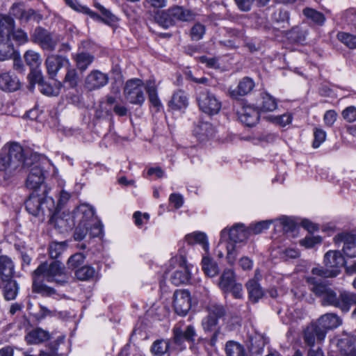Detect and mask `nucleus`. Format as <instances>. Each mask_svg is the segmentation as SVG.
I'll return each mask as SVG.
<instances>
[{
  "label": "nucleus",
  "instance_id": "obj_25",
  "mask_svg": "<svg viewBox=\"0 0 356 356\" xmlns=\"http://www.w3.org/2000/svg\"><path fill=\"white\" fill-rule=\"evenodd\" d=\"M254 87V81L250 77L243 78L235 88L229 89V95L233 98H238L250 92Z\"/></svg>",
  "mask_w": 356,
  "mask_h": 356
},
{
  "label": "nucleus",
  "instance_id": "obj_3",
  "mask_svg": "<svg viewBox=\"0 0 356 356\" xmlns=\"http://www.w3.org/2000/svg\"><path fill=\"white\" fill-rule=\"evenodd\" d=\"M25 206L30 214L38 217H44L47 215L52 218L56 210L54 199L46 195L45 191L42 194L33 191L25 202Z\"/></svg>",
  "mask_w": 356,
  "mask_h": 356
},
{
  "label": "nucleus",
  "instance_id": "obj_24",
  "mask_svg": "<svg viewBox=\"0 0 356 356\" xmlns=\"http://www.w3.org/2000/svg\"><path fill=\"white\" fill-rule=\"evenodd\" d=\"M84 217L87 218L88 232L92 237H98L102 234L103 227L102 223L95 218V212L91 208H85L82 211Z\"/></svg>",
  "mask_w": 356,
  "mask_h": 356
},
{
  "label": "nucleus",
  "instance_id": "obj_64",
  "mask_svg": "<svg viewBox=\"0 0 356 356\" xmlns=\"http://www.w3.org/2000/svg\"><path fill=\"white\" fill-rule=\"evenodd\" d=\"M337 113L334 110H329L325 112L323 120L327 126L331 127L337 120Z\"/></svg>",
  "mask_w": 356,
  "mask_h": 356
},
{
  "label": "nucleus",
  "instance_id": "obj_57",
  "mask_svg": "<svg viewBox=\"0 0 356 356\" xmlns=\"http://www.w3.org/2000/svg\"><path fill=\"white\" fill-rule=\"evenodd\" d=\"M77 73L74 69H69L65 76L64 82L67 83L70 88H74L77 85Z\"/></svg>",
  "mask_w": 356,
  "mask_h": 356
},
{
  "label": "nucleus",
  "instance_id": "obj_37",
  "mask_svg": "<svg viewBox=\"0 0 356 356\" xmlns=\"http://www.w3.org/2000/svg\"><path fill=\"white\" fill-rule=\"evenodd\" d=\"M2 282H6L3 288L4 298L8 301L15 300L18 294L19 289L17 282L13 279L8 280H3Z\"/></svg>",
  "mask_w": 356,
  "mask_h": 356
},
{
  "label": "nucleus",
  "instance_id": "obj_47",
  "mask_svg": "<svg viewBox=\"0 0 356 356\" xmlns=\"http://www.w3.org/2000/svg\"><path fill=\"white\" fill-rule=\"evenodd\" d=\"M337 39L349 49H356V35L346 32H339Z\"/></svg>",
  "mask_w": 356,
  "mask_h": 356
},
{
  "label": "nucleus",
  "instance_id": "obj_41",
  "mask_svg": "<svg viewBox=\"0 0 356 356\" xmlns=\"http://www.w3.org/2000/svg\"><path fill=\"white\" fill-rule=\"evenodd\" d=\"M341 23L356 29V9L348 8L339 14Z\"/></svg>",
  "mask_w": 356,
  "mask_h": 356
},
{
  "label": "nucleus",
  "instance_id": "obj_52",
  "mask_svg": "<svg viewBox=\"0 0 356 356\" xmlns=\"http://www.w3.org/2000/svg\"><path fill=\"white\" fill-rule=\"evenodd\" d=\"M58 87L54 88L49 84L44 83L43 82L40 84V92L47 96H58L60 92V89L62 86V83L58 82Z\"/></svg>",
  "mask_w": 356,
  "mask_h": 356
},
{
  "label": "nucleus",
  "instance_id": "obj_10",
  "mask_svg": "<svg viewBox=\"0 0 356 356\" xmlns=\"http://www.w3.org/2000/svg\"><path fill=\"white\" fill-rule=\"evenodd\" d=\"M145 86L139 79H132L126 82L124 94L127 100L132 104H142L145 101Z\"/></svg>",
  "mask_w": 356,
  "mask_h": 356
},
{
  "label": "nucleus",
  "instance_id": "obj_30",
  "mask_svg": "<svg viewBox=\"0 0 356 356\" xmlns=\"http://www.w3.org/2000/svg\"><path fill=\"white\" fill-rule=\"evenodd\" d=\"M170 12L174 17L175 22H190L195 19V14L183 6H173L170 8Z\"/></svg>",
  "mask_w": 356,
  "mask_h": 356
},
{
  "label": "nucleus",
  "instance_id": "obj_56",
  "mask_svg": "<svg viewBox=\"0 0 356 356\" xmlns=\"http://www.w3.org/2000/svg\"><path fill=\"white\" fill-rule=\"evenodd\" d=\"M314 136V140L312 146L314 148H318L325 140L326 133L322 129L315 128Z\"/></svg>",
  "mask_w": 356,
  "mask_h": 356
},
{
  "label": "nucleus",
  "instance_id": "obj_18",
  "mask_svg": "<svg viewBox=\"0 0 356 356\" xmlns=\"http://www.w3.org/2000/svg\"><path fill=\"white\" fill-rule=\"evenodd\" d=\"M316 323L321 330H324L325 335L329 330H333L342 324V319L336 314L327 313L319 317Z\"/></svg>",
  "mask_w": 356,
  "mask_h": 356
},
{
  "label": "nucleus",
  "instance_id": "obj_59",
  "mask_svg": "<svg viewBox=\"0 0 356 356\" xmlns=\"http://www.w3.org/2000/svg\"><path fill=\"white\" fill-rule=\"evenodd\" d=\"M342 116L345 120L348 122H353L356 120V107L353 106H348L342 111Z\"/></svg>",
  "mask_w": 356,
  "mask_h": 356
},
{
  "label": "nucleus",
  "instance_id": "obj_1",
  "mask_svg": "<svg viewBox=\"0 0 356 356\" xmlns=\"http://www.w3.org/2000/svg\"><path fill=\"white\" fill-rule=\"evenodd\" d=\"M307 282L309 289L321 298L323 306H333L348 312L352 305H356V293L343 291L337 295L325 282L313 276L307 277Z\"/></svg>",
  "mask_w": 356,
  "mask_h": 356
},
{
  "label": "nucleus",
  "instance_id": "obj_28",
  "mask_svg": "<svg viewBox=\"0 0 356 356\" xmlns=\"http://www.w3.org/2000/svg\"><path fill=\"white\" fill-rule=\"evenodd\" d=\"M190 279L191 273L186 265H180L170 277L171 282L175 286L186 284Z\"/></svg>",
  "mask_w": 356,
  "mask_h": 356
},
{
  "label": "nucleus",
  "instance_id": "obj_46",
  "mask_svg": "<svg viewBox=\"0 0 356 356\" xmlns=\"http://www.w3.org/2000/svg\"><path fill=\"white\" fill-rule=\"evenodd\" d=\"M341 270L337 269H330V268L325 267H316L313 268L312 273L314 275H317L321 277H335L339 273Z\"/></svg>",
  "mask_w": 356,
  "mask_h": 356
},
{
  "label": "nucleus",
  "instance_id": "obj_26",
  "mask_svg": "<svg viewBox=\"0 0 356 356\" xmlns=\"http://www.w3.org/2000/svg\"><path fill=\"white\" fill-rule=\"evenodd\" d=\"M67 61L68 60L62 56L54 54L49 56L45 60V65L49 77L54 79L57 72L63 67L64 63Z\"/></svg>",
  "mask_w": 356,
  "mask_h": 356
},
{
  "label": "nucleus",
  "instance_id": "obj_15",
  "mask_svg": "<svg viewBox=\"0 0 356 356\" xmlns=\"http://www.w3.org/2000/svg\"><path fill=\"white\" fill-rule=\"evenodd\" d=\"M325 337L324 330H321L319 326L315 323L308 325L304 330V342L312 347L316 342H321Z\"/></svg>",
  "mask_w": 356,
  "mask_h": 356
},
{
  "label": "nucleus",
  "instance_id": "obj_31",
  "mask_svg": "<svg viewBox=\"0 0 356 356\" xmlns=\"http://www.w3.org/2000/svg\"><path fill=\"white\" fill-rule=\"evenodd\" d=\"M72 58L76 63V67L83 72L92 64L95 57L88 52L81 51L74 54Z\"/></svg>",
  "mask_w": 356,
  "mask_h": 356
},
{
  "label": "nucleus",
  "instance_id": "obj_38",
  "mask_svg": "<svg viewBox=\"0 0 356 356\" xmlns=\"http://www.w3.org/2000/svg\"><path fill=\"white\" fill-rule=\"evenodd\" d=\"M226 356H246L244 346L235 341H229L225 347Z\"/></svg>",
  "mask_w": 356,
  "mask_h": 356
},
{
  "label": "nucleus",
  "instance_id": "obj_16",
  "mask_svg": "<svg viewBox=\"0 0 356 356\" xmlns=\"http://www.w3.org/2000/svg\"><path fill=\"white\" fill-rule=\"evenodd\" d=\"M95 7L97 8L102 13L103 17H100L96 13L90 10L89 8L82 6L81 11L83 13L89 15L92 19L96 21H102L106 24H111L115 22L117 20V17L113 15L111 11L105 8L99 3H95Z\"/></svg>",
  "mask_w": 356,
  "mask_h": 356
},
{
  "label": "nucleus",
  "instance_id": "obj_33",
  "mask_svg": "<svg viewBox=\"0 0 356 356\" xmlns=\"http://www.w3.org/2000/svg\"><path fill=\"white\" fill-rule=\"evenodd\" d=\"M185 239L188 244H200L205 252H207L209 251V244L205 233L202 232H194L187 234L185 236Z\"/></svg>",
  "mask_w": 356,
  "mask_h": 356
},
{
  "label": "nucleus",
  "instance_id": "obj_6",
  "mask_svg": "<svg viewBox=\"0 0 356 356\" xmlns=\"http://www.w3.org/2000/svg\"><path fill=\"white\" fill-rule=\"evenodd\" d=\"M249 231L247 230L243 224H236L230 229H223L220 232V241L229 239L230 242L226 245L227 259L231 264H234L237 252L235 243H241L248 238Z\"/></svg>",
  "mask_w": 356,
  "mask_h": 356
},
{
  "label": "nucleus",
  "instance_id": "obj_5",
  "mask_svg": "<svg viewBox=\"0 0 356 356\" xmlns=\"http://www.w3.org/2000/svg\"><path fill=\"white\" fill-rule=\"evenodd\" d=\"M33 276H42L48 282H54L59 286H63L68 282L69 277L65 268L59 261H53L50 264L42 263L33 271Z\"/></svg>",
  "mask_w": 356,
  "mask_h": 356
},
{
  "label": "nucleus",
  "instance_id": "obj_8",
  "mask_svg": "<svg viewBox=\"0 0 356 356\" xmlns=\"http://www.w3.org/2000/svg\"><path fill=\"white\" fill-rule=\"evenodd\" d=\"M197 102L200 111L209 115L217 114L221 108V102L207 89H202L197 93Z\"/></svg>",
  "mask_w": 356,
  "mask_h": 356
},
{
  "label": "nucleus",
  "instance_id": "obj_40",
  "mask_svg": "<svg viewBox=\"0 0 356 356\" xmlns=\"http://www.w3.org/2000/svg\"><path fill=\"white\" fill-rule=\"evenodd\" d=\"M302 13L307 19L318 26L323 25L325 22L326 18L325 15L315 9L306 8L303 10Z\"/></svg>",
  "mask_w": 356,
  "mask_h": 356
},
{
  "label": "nucleus",
  "instance_id": "obj_48",
  "mask_svg": "<svg viewBox=\"0 0 356 356\" xmlns=\"http://www.w3.org/2000/svg\"><path fill=\"white\" fill-rule=\"evenodd\" d=\"M89 231V227L88 226V220L84 215L83 214V218L81 220L78 227L76 228L74 237L76 241H81L83 240Z\"/></svg>",
  "mask_w": 356,
  "mask_h": 356
},
{
  "label": "nucleus",
  "instance_id": "obj_63",
  "mask_svg": "<svg viewBox=\"0 0 356 356\" xmlns=\"http://www.w3.org/2000/svg\"><path fill=\"white\" fill-rule=\"evenodd\" d=\"M238 8L243 12L250 10L255 0H234Z\"/></svg>",
  "mask_w": 356,
  "mask_h": 356
},
{
  "label": "nucleus",
  "instance_id": "obj_39",
  "mask_svg": "<svg viewBox=\"0 0 356 356\" xmlns=\"http://www.w3.org/2000/svg\"><path fill=\"white\" fill-rule=\"evenodd\" d=\"M234 284L236 283L234 271L231 269L225 270L220 277V288L225 292H227Z\"/></svg>",
  "mask_w": 356,
  "mask_h": 356
},
{
  "label": "nucleus",
  "instance_id": "obj_22",
  "mask_svg": "<svg viewBox=\"0 0 356 356\" xmlns=\"http://www.w3.org/2000/svg\"><path fill=\"white\" fill-rule=\"evenodd\" d=\"M188 97L187 94L181 90L175 91L168 102L169 108L172 111L184 112L188 106Z\"/></svg>",
  "mask_w": 356,
  "mask_h": 356
},
{
  "label": "nucleus",
  "instance_id": "obj_2",
  "mask_svg": "<svg viewBox=\"0 0 356 356\" xmlns=\"http://www.w3.org/2000/svg\"><path fill=\"white\" fill-rule=\"evenodd\" d=\"M207 315L202 319L201 325L206 333L213 332L211 338V344L215 345L218 341L220 329L218 327L219 320L227 313L225 307L216 302H210L205 307Z\"/></svg>",
  "mask_w": 356,
  "mask_h": 356
},
{
  "label": "nucleus",
  "instance_id": "obj_35",
  "mask_svg": "<svg viewBox=\"0 0 356 356\" xmlns=\"http://www.w3.org/2000/svg\"><path fill=\"white\" fill-rule=\"evenodd\" d=\"M261 112H273L277 108V102L269 93L264 92L261 94V102L259 104Z\"/></svg>",
  "mask_w": 356,
  "mask_h": 356
},
{
  "label": "nucleus",
  "instance_id": "obj_44",
  "mask_svg": "<svg viewBox=\"0 0 356 356\" xmlns=\"http://www.w3.org/2000/svg\"><path fill=\"white\" fill-rule=\"evenodd\" d=\"M202 270L209 277H214L218 273V267L210 257L204 256L202 260Z\"/></svg>",
  "mask_w": 356,
  "mask_h": 356
},
{
  "label": "nucleus",
  "instance_id": "obj_19",
  "mask_svg": "<svg viewBox=\"0 0 356 356\" xmlns=\"http://www.w3.org/2000/svg\"><path fill=\"white\" fill-rule=\"evenodd\" d=\"M240 121L248 127H253L259 120V112L253 106H244L238 112Z\"/></svg>",
  "mask_w": 356,
  "mask_h": 356
},
{
  "label": "nucleus",
  "instance_id": "obj_62",
  "mask_svg": "<svg viewBox=\"0 0 356 356\" xmlns=\"http://www.w3.org/2000/svg\"><path fill=\"white\" fill-rule=\"evenodd\" d=\"M169 202L176 209H179L184 204V197L179 193H172L169 197Z\"/></svg>",
  "mask_w": 356,
  "mask_h": 356
},
{
  "label": "nucleus",
  "instance_id": "obj_20",
  "mask_svg": "<svg viewBox=\"0 0 356 356\" xmlns=\"http://www.w3.org/2000/svg\"><path fill=\"white\" fill-rule=\"evenodd\" d=\"M33 291L40 294L44 297H50L56 300H60L63 295L58 293L56 290L51 286H47L42 281H38L37 277L33 276Z\"/></svg>",
  "mask_w": 356,
  "mask_h": 356
},
{
  "label": "nucleus",
  "instance_id": "obj_11",
  "mask_svg": "<svg viewBox=\"0 0 356 356\" xmlns=\"http://www.w3.org/2000/svg\"><path fill=\"white\" fill-rule=\"evenodd\" d=\"M31 39L33 42L39 44L42 49L47 51H54L58 44V39L47 30L38 26L37 27Z\"/></svg>",
  "mask_w": 356,
  "mask_h": 356
},
{
  "label": "nucleus",
  "instance_id": "obj_54",
  "mask_svg": "<svg viewBox=\"0 0 356 356\" xmlns=\"http://www.w3.org/2000/svg\"><path fill=\"white\" fill-rule=\"evenodd\" d=\"M85 260V257L82 253H76L72 255L67 261L69 268L74 269L81 266Z\"/></svg>",
  "mask_w": 356,
  "mask_h": 356
},
{
  "label": "nucleus",
  "instance_id": "obj_43",
  "mask_svg": "<svg viewBox=\"0 0 356 356\" xmlns=\"http://www.w3.org/2000/svg\"><path fill=\"white\" fill-rule=\"evenodd\" d=\"M156 19L158 24L164 29H168L175 24L174 17L170 12V8L158 13Z\"/></svg>",
  "mask_w": 356,
  "mask_h": 356
},
{
  "label": "nucleus",
  "instance_id": "obj_34",
  "mask_svg": "<svg viewBox=\"0 0 356 356\" xmlns=\"http://www.w3.org/2000/svg\"><path fill=\"white\" fill-rule=\"evenodd\" d=\"M249 298L253 302H257L264 296V292L259 282L254 280H250L246 283Z\"/></svg>",
  "mask_w": 356,
  "mask_h": 356
},
{
  "label": "nucleus",
  "instance_id": "obj_14",
  "mask_svg": "<svg viewBox=\"0 0 356 356\" xmlns=\"http://www.w3.org/2000/svg\"><path fill=\"white\" fill-rule=\"evenodd\" d=\"M108 82V76L99 70L91 71L85 79V87L88 90H98L105 86Z\"/></svg>",
  "mask_w": 356,
  "mask_h": 356
},
{
  "label": "nucleus",
  "instance_id": "obj_45",
  "mask_svg": "<svg viewBox=\"0 0 356 356\" xmlns=\"http://www.w3.org/2000/svg\"><path fill=\"white\" fill-rule=\"evenodd\" d=\"M169 346L168 340L158 339L153 343L151 351L156 356H163L168 350Z\"/></svg>",
  "mask_w": 356,
  "mask_h": 356
},
{
  "label": "nucleus",
  "instance_id": "obj_27",
  "mask_svg": "<svg viewBox=\"0 0 356 356\" xmlns=\"http://www.w3.org/2000/svg\"><path fill=\"white\" fill-rule=\"evenodd\" d=\"M344 264V257L339 251L330 250L324 256V264L330 269L340 270Z\"/></svg>",
  "mask_w": 356,
  "mask_h": 356
},
{
  "label": "nucleus",
  "instance_id": "obj_42",
  "mask_svg": "<svg viewBox=\"0 0 356 356\" xmlns=\"http://www.w3.org/2000/svg\"><path fill=\"white\" fill-rule=\"evenodd\" d=\"M24 57L26 63L31 69L40 68L42 63V59L39 53L33 50H28L24 54Z\"/></svg>",
  "mask_w": 356,
  "mask_h": 356
},
{
  "label": "nucleus",
  "instance_id": "obj_53",
  "mask_svg": "<svg viewBox=\"0 0 356 356\" xmlns=\"http://www.w3.org/2000/svg\"><path fill=\"white\" fill-rule=\"evenodd\" d=\"M321 243V238L319 236H313L311 234H309L300 241V244L307 248H312Z\"/></svg>",
  "mask_w": 356,
  "mask_h": 356
},
{
  "label": "nucleus",
  "instance_id": "obj_21",
  "mask_svg": "<svg viewBox=\"0 0 356 356\" xmlns=\"http://www.w3.org/2000/svg\"><path fill=\"white\" fill-rule=\"evenodd\" d=\"M20 87V81L15 74L11 72L0 73V89L5 92H14Z\"/></svg>",
  "mask_w": 356,
  "mask_h": 356
},
{
  "label": "nucleus",
  "instance_id": "obj_32",
  "mask_svg": "<svg viewBox=\"0 0 356 356\" xmlns=\"http://www.w3.org/2000/svg\"><path fill=\"white\" fill-rule=\"evenodd\" d=\"M49 334L41 328H35L29 332L25 339L29 344H37L48 340Z\"/></svg>",
  "mask_w": 356,
  "mask_h": 356
},
{
  "label": "nucleus",
  "instance_id": "obj_17",
  "mask_svg": "<svg viewBox=\"0 0 356 356\" xmlns=\"http://www.w3.org/2000/svg\"><path fill=\"white\" fill-rule=\"evenodd\" d=\"M334 240L336 243H343V251L347 257H356V235L340 234L334 238Z\"/></svg>",
  "mask_w": 356,
  "mask_h": 356
},
{
  "label": "nucleus",
  "instance_id": "obj_13",
  "mask_svg": "<svg viewBox=\"0 0 356 356\" xmlns=\"http://www.w3.org/2000/svg\"><path fill=\"white\" fill-rule=\"evenodd\" d=\"M173 307L177 314L186 315L191 307L190 293L186 290H176L173 295Z\"/></svg>",
  "mask_w": 356,
  "mask_h": 356
},
{
  "label": "nucleus",
  "instance_id": "obj_36",
  "mask_svg": "<svg viewBox=\"0 0 356 356\" xmlns=\"http://www.w3.org/2000/svg\"><path fill=\"white\" fill-rule=\"evenodd\" d=\"M145 89L148 94L150 103L154 108H156V111H159L162 108V104L158 97L154 81H147L145 84Z\"/></svg>",
  "mask_w": 356,
  "mask_h": 356
},
{
  "label": "nucleus",
  "instance_id": "obj_61",
  "mask_svg": "<svg viewBox=\"0 0 356 356\" xmlns=\"http://www.w3.org/2000/svg\"><path fill=\"white\" fill-rule=\"evenodd\" d=\"M71 194L66 191L62 190L59 195L57 206H56L55 213L59 211L70 199Z\"/></svg>",
  "mask_w": 356,
  "mask_h": 356
},
{
  "label": "nucleus",
  "instance_id": "obj_51",
  "mask_svg": "<svg viewBox=\"0 0 356 356\" xmlns=\"http://www.w3.org/2000/svg\"><path fill=\"white\" fill-rule=\"evenodd\" d=\"M13 29H15V27ZM12 40H15L18 44H22L28 41V35L27 33L22 29H17L16 31L13 29L10 32V41Z\"/></svg>",
  "mask_w": 356,
  "mask_h": 356
},
{
  "label": "nucleus",
  "instance_id": "obj_12",
  "mask_svg": "<svg viewBox=\"0 0 356 356\" xmlns=\"http://www.w3.org/2000/svg\"><path fill=\"white\" fill-rule=\"evenodd\" d=\"M9 14L10 15L9 17L13 19V18L11 16L25 23L29 21L39 22L42 18L39 13L31 8L26 10L24 5L20 3H14L10 9Z\"/></svg>",
  "mask_w": 356,
  "mask_h": 356
},
{
  "label": "nucleus",
  "instance_id": "obj_50",
  "mask_svg": "<svg viewBox=\"0 0 356 356\" xmlns=\"http://www.w3.org/2000/svg\"><path fill=\"white\" fill-rule=\"evenodd\" d=\"M65 243L52 242L49 245V254L51 258H58L65 248Z\"/></svg>",
  "mask_w": 356,
  "mask_h": 356
},
{
  "label": "nucleus",
  "instance_id": "obj_7",
  "mask_svg": "<svg viewBox=\"0 0 356 356\" xmlns=\"http://www.w3.org/2000/svg\"><path fill=\"white\" fill-rule=\"evenodd\" d=\"M15 26V21L8 15L0 19V60L12 58L14 47L10 42V32Z\"/></svg>",
  "mask_w": 356,
  "mask_h": 356
},
{
  "label": "nucleus",
  "instance_id": "obj_60",
  "mask_svg": "<svg viewBox=\"0 0 356 356\" xmlns=\"http://www.w3.org/2000/svg\"><path fill=\"white\" fill-rule=\"evenodd\" d=\"M273 222V220H264L257 222V224L251 227V230L254 234H259L264 230L268 229L270 225Z\"/></svg>",
  "mask_w": 356,
  "mask_h": 356
},
{
  "label": "nucleus",
  "instance_id": "obj_4",
  "mask_svg": "<svg viewBox=\"0 0 356 356\" xmlns=\"http://www.w3.org/2000/svg\"><path fill=\"white\" fill-rule=\"evenodd\" d=\"M24 159L23 148L19 143L3 146L0 151V171L14 172L22 167Z\"/></svg>",
  "mask_w": 356,
  "mask_h": 356
},
{
  "label": "nucleus",
  "instance_id": "obj_49",
  "mask_svg": "<svg viewBox=\"0 0 356 356\" xmlns=\"http://www.w3.org/2000/svg\"><path fill=\"white\" fill-rule=\"evenodd\" d=\"M95 270L88 266H83L76 271V276L80 280H88L94 277Z\"/></svg>",
  "mask_w": 356,
  "mask_h": 356
},
{
  "label": "nucleus",
  "instance_id": "obj_29",
  "mask_svg": "<svg viewBox=\"0 0 356 356\" xmlns=\"http://www.w3.org/2000/svg\"><path fill=\"white\" fill-rule=\"evenodd\" d=\"M14 264L10 257L6 255L0 257V277L1 281L13 279Z\"/></svg>",
  "mask_w": 356,
  "mask_h": 356
},
{
  "label": "nucleus",
  "instance_id": "obj_23",
  "mask_svg": "<svg viewBox=\"0 0 356 356\" xmlns=\"http://www.w3.org/2000/svg\"><path fill=\"white\" fill-rule=\"evenodd\" d=\"M44 177L42 169L38 165L31 167L30 172L26 179V187L33 189L34 191L38 188L44 182Z\"/></svg>",
  "mask_w": 356,
  "mask_h": 356
},
{
  "label": "nucleus",
  "instance_id": "obj_58",
  "mask_svg": "<svg viewBox=\"0 0 356 356\" xmlns=\"http://www.w3.org/2000/svg\"><path fill=\"white\" fill-rule=\"evenodd\" d=\"M271 121L273 123L279 124L282 127L290 124L292 121V116L290 114H284L271 118Z\"/></svg>",
  "mask_w": 356,
  "mask_h": 356
},
{
  "label": "nucleus",
  "instance_id": "obj_55",
  "mask_svg": "<svg viewBox=\"0 0 356 356\" xmlns=\"http://www.w3.org/2000/svg\"><path fill=\"white\" fill-rule=\"evenodd\" d=\"M205 33V27L204 25L197 23L191 29V35L193 40H200L203 38Z\"/></svg>",
  "mask_w": 356,
  "mask_h": 356
},
{
  "label": "nucleus",
  "instance_id": "obj_9",
  "mask_svg": "<svg viewBox=\"0 0 356 356\" xmlns=\"http://www.w3.org/2000/svg\"><path fill=\"white\" fill-rule=\"evenodd\" d=\"M172 332V341L180 350L186 348L185 342L194 343L197 337L195 329L192 325L183 327L181 323H177L173 327Z\"/></svg>",
  "mask_w": 356,
  "mask_h": 356
}]
</instances>
